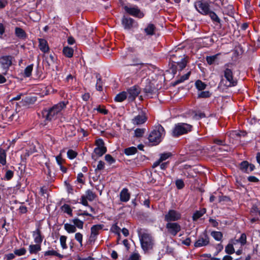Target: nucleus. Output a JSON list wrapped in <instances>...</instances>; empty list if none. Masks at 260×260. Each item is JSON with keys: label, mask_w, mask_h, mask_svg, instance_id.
Returning a JSON list of instances; mask_svg holds the SVG:
<instances>
[{"label": "nucleus", "mask_w": 260, "mask_h": 260, "mask_svg": "<svg viewBox=\"0 0 260 260\" xmlns=\"http://www.w3.org/2000/svg\"><path fill=\"white\" fill-rule=\"evenodd\" d=\"M67 104L64 102H60L47 110L43 112V115L46 120H52L57 118L62 114V111L66 108Z\"/></svg>", "instance_id": "1"}, {"label": "nucleus", "mask_w": 260, "mask_h": 260, "mask_svg": "<svg viewBox=\"0 0 260 260\" xmlns=\"http://www.w3.org/2000/svg\"><path fill=\"white\" fill-rule=\"evenodd\" d=\"M224 78H222L220 81V84L228 87L234 86L237 84V81L233 77L232 70L230 68V65L226 64L224 66Z\"/></svg>", "instance_id": "2"}, {"label": "nucleus", "mask_w": 260, "mask_h": 260, "mask_svg": "<svg viewBox=\"0 0 260 260\" xmlns=\"http://www.w3.org/2000/svg\"><path fill=\"white\" fill-rule=\"evenodd\" d=\"M165 135L164 127L161 125H158L150 133L148 139L153 145H157L161 142Z\"/></svg>", "instance_id": "3"}, {"label": "nucleus", "mask_w": 260, "mask_h": 260, "mask_svg": "<svg viewBox=\"0 0 260 260\" xmlns=\"http://www.w3.org/2000/svg\"><path fill=\"white\" fill-rule=\"evenodd\" d=\"M141 247L145 252L152 249L154 241L152 236L148 233H144L140 237Z\"/></svg>", "instance_id": "4"}, {"label": "nucleus", "mask_w": 260, "mask_h": 260, "mask_svg": "<svg viewBox=\"0 0 260 260\" xmlns=\"http://www.w3.org/2000/svg\"><path fill=\"white\" fill-rule=\"evenodd\" d=\"M191 129L192 125L190 124L186 123H178L173 128L172 135L174 137H178L188 133L191 131Z\"/></svg>", "instance_id": "5"}, {"label": "nucleus", "mask_w": 260, "mask_h": 260, "mask_svg": "<svg viewBox=\"0 0 260 260\" xmlns=\"http://www.w3.org/2000/svg\"><path fill=\"white\" fill-rule=\"evenodd\" d=\"M172 60L174 63L172 66L171 70L172 72L175 74L177 70L182 71L185 68L187 62V57L184 55L181 57L180 61H177L174 60V57L172 56Z\"/></svg>", "instance_id": "6"}, {"label": "nucleus", "mask_w": 260, "mask_h": 260, "mask_svg": "<svg viewBox=\"0 0 260 260\" xmlns=\"http://www.w3.org/2000/svg\"><path fill=\"white\" fill-rule=\"evenodd\" d=\"M181 218V214L179 211L170 209L165 214L164 220L167 222H172L180 220Z\"/></svg>", "instance_id": "7"}, {"label": "nucleus", "mask_w": 260, "mask_h": 260, "mask_svg": "<svg viewBox=\"0 0 260 260\" xmlns=\"http://www.w3.org/2000/svg\"><path fill=\"white\" fill-rule=\"evenodd\" d=\"M168 233L173 236L177 235L181 230V225L176 222H167L166 225Z\"/></svg>", "instance_id": "8"}, {"label": "nucleus", "mask_w": 260, "mask_h": 260, "mask_svg": "<svg viewBox=\"0 0 260 260\" xmlns=\"http://www.w3.org/2000/svg\"><path fill=\"white\" fill-rule=\"evenodd\" d=\"M96 147L94 149V153L99 156H102L107 151V148L104 146V142L101 139H99L95 141Z\"/></svg>", "instance_id": "9"}, {"label": "nucleus", "mask_w": 260, "mask_h": 260, "mask_svg": "<svg viewBox=\"0 0 260 260\" xmlns=\"http://www.w3.org/2000/svg\"><path fill=\"white\" fill-rule=\"evenodd\" d=\"M194 7L200 13L203 15L208 14L210 11L209 5L201 1L194 3Z\"/></svg>", "instance_id": "10"}, {"label": "nucleus", "mask_w": 260, "mask_h": 260, "mask_svg": "<svg viewBox=\"0 0 260 260\" xmlns=\"http://www.w3.org/2000/svg\"><path fill=\"white\" fill-rule=\"evenodd\" d=\"M209 237L206 232L201 235L194 244L195 247L206 246L209 243Z\"/></svg>", "instance_id": "11"}, {"label": "nucleus", "mask_w": 260, "mask_h": 260, "mask_svg": "<svg viewBox=\"0 0 260 260\" xmlns=\"http://www.w3.org/2000/svg\"><path fill=\"white\" fill-rule=\"evenodd\" d=\"M104 225L103 224H95L91 228V234L89 237L90 242H94L97 238V236L99 234L100 232L103 229Z\"/></svg>", "instance_id": "12"}, {"label": "nucleus", "mask_w": 260, "mask_h": 260, "mask_svg": "<svg viewBox=\"0 0 260 260\" xmlns=\"http://www.w3.org/2000/svg\"><path fill=\"white\" fill-rule=\"evenodd\" d=\"M124 8L127 13L134 16L141 18L144 16L143 13L137 7H129L128 6H125Z\"/></svg>", "instance_id": "13"}, {"label": "nucleus", "mask_w": 260, "mask_h": 260, "mask_svg": "<svg viewBox=\"0 0 260 260\" xmlns=\"http://www.w3.org/2000/svg\"><path fill=\"white\" fill-rule=\"evenodd\" d=\"M127 99L129 101H134L140 92L139 87L134 86L127 90Z\"/></svg>", "instance_id": "14"}, {"label": "nucleus", "mask_w": 260, "mask_h": 260, "mask_svg": "<svg viewBox=\"0 0 260 260\" xmlns=\"http://www.w3.org/2000/svg\"><path fill=\"white\" fill-rule=\"evenodd\" d=\"M246 133L245 132H238L237 131H232L230 133L229 137L230 139V141L235 144V141H240V138L241 136H245Z\"/></svg>", "instance_id": "15"}, {"label": "nucleus", "mask_w": 260, "mask_h": 260, "mask_svg": "<svg viewBox=\"0 0 260 260\" xmlns=\"http://www.w3.org/2000/svg\"><path fill=\"white\" fill-rule=\"evenodd\" d=\"M12 57L11 56H3L0 57V64L2 68L8 70L12 64Z\"/></svg>", "instance_id": "16"}, {"label": "nucleus", "mask_w": 260, "mask_h": 260, "mask_svg": "<svg viewBox=\"0 0 260 260\" xmlns=\"http://www.w3.org/2000/svg\"><path fill=\"white\" fill-rule=\"evenodd\" d=\"M32 235L35 243L40 244L42 243L44 239V236L42 234L40 226H38L36 230L32 232Z\"/></svg>", "instance_id": "17"}, {"label": "nucleus", "mask_w": 260, "mask_h": 260, "mask_svg": "<svg viewBox=\"0 0 260 260\" xmlns=\"http://www.w3.org/2000/svg\"><path fill=\"white\" fill-rule=\"evenodd\" d=\"M214 142L215 144L213 146L214 150L218 149L219 151H228L229 147L224 141L221 140L215 139Z\"/></svg>", "instance_id": "18"}, {"label": "nucleus", "mask_w": 260, "mask_h": 260, "mask_svg": "<svg viewBox=\"0 0 260 260\" xmlns=\"http://www.w3.org/2000/svg\"><path fill=\"white\" fill-rule=\"evenodd\" d=\"M255 167L251 164H249L247 161H243L240 164V169L244 173H249L254 170Z\"/></svg>", "instance_id": "19"}, {"label": "nucleus", "mask_w": 260, "mask_h": 260, "mask_svg": "<svg viewBox=\"0 0 260 260\" xmlns=\"http://www.w3.org/2000/svg\"><path fill=\"white\" fill-rule=\"evenodd\" d=\"M147 118L144 113H141L135 116L132 119V122L134 124L140 125L145 123L146 121Z\"/></svg>", "instance_id": "20"}, {"label": "nucleus", "mask_w": 260, "mask_h": 260, "mask_svg": "<svg viewBox=\"0 0 260 260\" xmlns=\"http://www.w3.org/2000/svg\"><path fill=\"white\" fill-rule=\"evenodd\" d=\"M134 20L129 17H124L122 19V24L126 29H130L133 27Z\"/></svg>", "instance_id": "21"}, {"label": "nucleus", "mask_w": 260, "mask_h": 260, "mask_svg": "<svg viewBox=\"0 0 260 260\" xmlns=\"http://www.w3.org/2000/svg\"><path fill=\"white\" fill-rule=\"evenodd\" d=\"M39 48L44 53H47L49 50V47L47 41L44 39H39Z\"/></svg>", "instance_id": "22"}, {"label": "nucleus", "mask_w": 260, "mask_h": 260, "mask_svg": "<svg viewBox=\"0 0 260 260\" xmlns=\"http://www.w3.org/2000/svg\"><path fill=\"white\" fill-rule=\"evenodd\" d=\"M130 199V194L127 188H123L120 193V199L121 202H127Z\"/></svg>", "instance_id": "23"}, {"label": "nucleus", "mask_w": 260, "mask_h": 260, "mask_svg": "<svg viewBox=\"0 0 260 260\" xmlns=\"http://www.w3.org/2000/svg\"><path fill=\"white\" fill-rule=\"evenodd\" d=\"M41 250L40 244H31L29 246L28 250L30 254H36Z\"/></svg>", "instance_id": "24"}, {"label": "nucleus", "mask_w": 260, "mask_h": 260, "mask_svg": "<svg viewBox=\"0 0 260 260\" xmlns=\"http://www.w3.org/2000/svg\"><path fill=\"white\" fill-rule=\"evenodd\" d=\"M155 26L152 23H149L144 29V32L147 35L152 36L154 34Z\"/></svg>", "instance_id": "25"}, {"label": "nucleus", "mask_w": 260, "mask_h": 260, "mask_svg": "<svg viewBox=\"0 0 260 260\" xmlns=\"http://www.w3.org/2000/svg\"><path fill=\"white\" fill-rule=\"evenodd\" d=\"M15 34L16 37L20 39H25L26 34L25 31L20 27H16L15 29Z\"/></svg>", "instance_id": "26"}, {"label": "nucleus", "mask_w": 260, "mask_h": 260, "mask_svg": "<svg viewBox=\"0 0 260 260\" xmlns=\"http://www.w3.org/2000/svg\"><path fill=\"white\" fill-rule=\"evenodd\" d=\"M126 98H127V92L125 91H122L118 94H117L114 100L117 102H122L124 100H125Z\"/></svg>", "instance_id": "27"}, {"label": "nucleus", "mask_w": 260, "mask_h": 260, "mask_svg": "<svg viewBox=\"0 0 260 260\" xmlns=\"http://www.w3.org/2000/svg\"><path fill=\"white\" fill-rule=\"evenodd\" d=\"M6 152L4 149L0 148V165L4 166L6 164Z\"/></svg>", "instance_id": "28"}, {"label": "nucleus", "mask_w": 260, "mask_h": 260, "mask_svg": "<svg viewBox=\"0 0 260 260\" xmlns=\"http://www.w3.org/2000/svg\"><path fill=\"white\" fill-rule=\"evenodd\" d=\"M64 229L68 233H74L76 231V226L74 224H72L71 223H64Z\"/></svg>", "instance_id": "29"}, {"label": "nucleus", "mask_w": 260, "mask_h": 260, "mask_svg": "<svg viewBox=\"0 0 260 260\" xmlns=\"http://www.w3.org/2000/svg\"><path fill=\"white\" fill-rule=\"evenodd\" d=\"M44 255L45 256H56L59 258H62L63 257L62 255L60 254L56 251L54 250L53 249L49 250L45 252H44Z\"/></svg>", "instance_id": "30"}, {"label": "nucleus", "mask_w": 260, "mask_h": 260, "mask_svg": "<svg viewBox=\"0 0 260 260\" xmlns=\"http://www.w3.org/2000/svg\"><path fill=\"white\" fill-rule=\"evenodd\" d=\"M63 53L67 57H72L73 55V49L69 47H64L63 49Z\"/></svg>", "instance_id": "31"}, {"label": "nucleus", "mask_w": 260, "mask_h": 260, "mask_svg": "<svg viewBox=\"0 0 260 260\" xmlns=\"http://www.w3.org/2000/svg\"><path fill=\"white\" fill-rule=\"evenodd\" d=\"M211 235L215 240L218 241H221L223 237L222 233L218 231L212 232Z\"/></svg>", "instance_id": "32"}, {"label": "nucleus", "mask_w": 260, "mask_h": 260, "mask_svg": "<svg viewBox=\"0 0 260 260\" xmlns=\"http://www.w3.org/2000/svg\"><path fill=\"white\" fill-rule=\"evenodd\" d=\"M84 196L88 201H92L95 199L96 194L93 191L88 189L86 191Z\"/></svg>", "instance_id": "33"}, {"label": "nucleus", "mask_w": 260, "mask_h": 260, "mask_svg": "<svg viewBox=\"0 0 260 260\" xmlns=\"http://www.w3.org/2000/svg\"><path fill=\"white\" fill-rule=\"evenodd\" d=\"M72 223L76 226L79 229H82L83 228L84 222L80 220L78 218H74L72 220Z\"/></svg>", "instance_id": "34"}, {"label": "nucleus", "mask_w": 260, "mask_h": 260, "mask_svg": "<svg viewBox=\"0 0 260 260\" xmlns=\"http://www.w3.org/2000/svg\"><path fill=\"white\" fill-rule=\"evenodd\" d=\"M137 152V149L135 147H130L124 149V153L126 155H134Z\"/></svg>", "instance_id": "35"}, {"label": "nucleus", "mask_w": 260, "mask_h": 260, "mask_svg": "<svg viewBox=\"0 0 260 260\" xmlns=\"http://www.w3.org/2000/svg\"><path fill=\"white\" fill-rule=\"evenodd\" d=\"M96 78L97 79L96 83V88L98 91H102L103 90V83L101 76L99 74H96Z\"/></svg>", "instance_id": "36"}, {"label": "nucleus", "mask_w": 260, "mask_h": 260, "mask_svg": "<svg viewBox=\"0 0 260 260\" xmlns=\"http://www.w3.org/2000/svg\"><path fill=\"white\" fill-rule=\"evenodd\" d=\"M206 213L205 209L201 211H196L193 215L192 219L193 220H197L199 218L202 217Z\"/></svg>", "instance_id": "37"}, {"label": "nucleus", "mask_w": 260, "mask_h": 260, "mask_svg": "<svg viewBox=\"0 0 260 260\" xmlns=\"http://www.w3.org/2000/svg\"><path fill=\"white\" fill-rule=\"evenodd\" d=\"M219 54H220L218 53L214 55L207 56L206 59L207 63L210 65L212 64L217 59V57Z\"/></svg>", "instance_id": "38"}, {"label": "nucleus", "mask_w": 260, "mask_h": 260, "mask_svg": "<svg viewBox=\"0 0 260 260\" xmlns=\"http://www.w3.org/2000/svg\"><path fill=\"white\" fill-rule=\"evenodd\" d=\"M67 237L66 236H61L59 238L60 244L61 248L63 249H66L68 248L67 245L66 244Z\"/></svg>", "instance_id": "39"}, {"label": "nucleus", "mask_w": 260, "mask_h": 260, "mask_svg": "<svg viewBox=\"0 0 260 260\" xmlns=\"http://www.w3.org/2000/svg\"><path fill=\"white\" fill-rule=\"evenodd\" d=\"M209 16L210 17L211 19L214 22L220 23V19L218 17V16L213 12L210 11L208 13Z\"/></svg>", "instance_id": "40"}, {"label": "nucleus", "mask_w": 260, "mask_h": 260, "mask_svg": "<svg viewBox=\"0 0 260 260\" xmlns=\"http://www.w3.org/2000/svg\"><path fill=\"white\" fill-rule=\"evenodd\" d=\"M33 64L28 66L24 70V74L26 77H29L31 75V72L33 69Z\"/></svg>", "instance_id": "41"}, {"label": "nucleus", "mask_w": 260, "mask_h": 260, "mask_svg": "<svg viewBox=\"0 0 260 260\" xmlns=\"http://www.w3.org/2000/svg\"><path fill=\"white\" fill-rule=\"evenodd\" d=\"M61 209L63 212L66 213L70 215H72V210L69 205H63L62 206H61Z\"/></svg>", "instance_id": "42"}, {"label": "nucleus", "mask_w": 260, "mask_h": 260, "mask_svg": "<svg viewBox=\"0 0 260 260\" xmlns=\"http://www.w3.org/2000/svg\"><path fill=\"white\" fill-rule=\"evenodd\" d=\"M196 86L199 90H202L206 88V85L201 80H197L196 82Z\"/></svg>", "instance_id": "43"}, {"label": "nucleus", "mask_w": 260, "mask_h": 260, "mask_svg": "<svg viewBox=\"0 0 260 260\" xmlns=\"http://www.w3.org/2000/svg\"><path fill=\"white\" fill-rule=\"evenodd\" d=\"M61 153L62 151H60V153L55 157L56 162L59 166H62L65 162V160L62 158Z\"/></svg>", "instance_id": "44"}, {"label": "nucleus", "mask_w": 260, "mask_h": 260, "mask_svg": "<svg viewBox=\"0 0 260 260\" xmlns=\"http://www.w3.org/2000/svg\"><path fill=\"white\" fill-rule=\"evenodd\" d=\"M78 153L72 149H70L67 152L68 157L70 159L75 158L77 156Z\"/></svg>", "instance_id": "45"}, {"label": "nucleus", "mask_w": 260, "mask_h": 260, "mask_svg": "<svg viewBox=\"0 0 260 260\" xmlns=\"http://www.w3.org/2000/svg\"><path fill=\"white\" fill-rule=\"evenodd\" d=\"M225 252L229 254L234 253L235 250L232 244H229L225 248Z\"/></svg>", "instance_id": "46"}, {"label": "nucleus", "mask_w": 260, "mask_h": 260, "mask_svg": "<svg viewBox=\"0 0 260 260\" xmlns=\"http://www.w3.org/2000/svg\"><path fill=\"white\" fill-rule=\"evenodd\" d=\"M190 72H189L187 73H186V74L181 76L179 79H178V80H177L176 81V84L180 83L181 82H183L185 80L188 79L190 76Z\"/></svg>", "instance_id": "47"}, {"label": "nucleus", "mask_w": 260, "mask_h": 260, "mask_svg": "<svg viewBox=\"0 0 260 260\" xmlns=\"http://www.w3.org/2000/svg\"><path fill=\"white\" fill-rule=\"evenodd\" d=\"M75 239L82 246L83 235L80 233H77L75 235Z\"/></svg>", "instance_id": "48"}, {"label": "nucleus", "mask_w": 260, "mask_h": 260, "mask_svg": "<svg viewBox=\"0 0 260 260\" xmlns=\"http://www.w3.org/2000/svg\"><path fill=\"white\" fill-rule=\"evenodd\" d=\"M26 252V249L24 248H21L19 249H16L14 250V254L18 256L23 255Z\"/></svg>", "instance_id": "49"}, {"label": "nucleus", "mask_w": 260, "mask_h": 260, "mask_svg": "<svg viewBox=\"0 0 260 260\" xmlns=\"http://www.w3.org/2000/svg\"><path fill=\"white\" fill-rule=\"evenodd\" d=\"M14 176V172L11 170H7L5 175V179L7 180H10Z\"/></svg>", "instance_id": "50"}, {"label": "nucleus", "mask_w": 260, "mask_h": 260, "mask_svg": "<svg viewBox=\"0 0 260 260\" xmlns=\"http://www.w3.org/2000/svg\"><path fill=\"white\" fill-rule=\"evenodd\" d=\"M211 94L208 91H204L200 92L198 94V98H206L210 96Z\"/></svg>", "instance_id": "51"}, {"label": "nucleus", "mask_w": 260, "mask_h": 260, "mask_svg": "<svg viewBox=\"0 0 260 260\" xmlns=\"http://www.w3.org/2000/svg\"><path fill=\"white\" fill-rule=\"evenodd\" d=\"M144 133V129L141 128H137L135 131V135L137 137H141Z\"/></svg>", "instance_id": "52"}, {"label": "nucleus", "mask_w": 260, "mask_h": 260, "mask_svg": "<svg viewBox=\"0 0 260 260\" xmlns=\"http://www.w3.org/2000/svg\"><path fill=\"white\" fill-rule=\"evenodd\" d=\"M105 160L109 163V164H112L115 162V159L110 154H107L105 156Z\"/></svg>", "instance_id": "53"}, {"label": "nucleus", "mask_w": 260, "mask_h": 260, "mask_svg": "<svg viewBox=\"0 0 260 260\" xmlns=\"http://www.w3.org/2000/svg\"><path fill=\"white\" fill-rule=\"evenodd\" d=\"M238 241L242 245H244L246 243V236L245 234H241L240 238L238 239Z\"/></svg>", "instance_id": "54"}, {"label": "nucleus", "mask_w": 260, "mask_h": 260, "mask_svg": "<svg viewBox=\"0 0 260 260\" xmlns=\"http://www.w3.org/2000/svg\"><path fill=\"white\" fill-rule=\"evenodd\" d=\"M94 110H97L99 112L102 113L103 114H108V110H106L104 107H102L101 106H99L98 108L96 109H94Z\"/></svg>", "instance_id": "55"}, {"label": "nucleus", "mask_w": 260, "mask_h": 260, "mask_svg": "<svg viewBox=\"0 0 260 260\" xmlns=\"http://www.w3.org/2000/svg\"><path fill=\"white\" fill-rule=\"evenodd\" d=\"M176 185L178 189H182L184 186L183 181L181 179H178L176 181Z\"/></svg>", "instance_id": "56"}, {"label": "nucleus", "mask_w": 260, "mask_h": 260, "mask_svg": "<svg viewBox=\"0 0 260 260\" xmlns=\"http://www.w3.org/2000/svg\"><path fill=\"white\" fill-rule=\"evenodd\" d=\"M111 230L113 233H115L117 234L118 235L120 234V229L116 224L112 225Z\"/></svg>", "instance_id": "57"}, {"label": "nucleus", "mask_w": 260, "mask_h": 260, "mask_svg": "<svg viewBox=\"0 0 260 260\" xmlns=\"http://www.w3.org/2000/svg\"><path fill=\"white\" fill-rule=\"evenodd\" d=\"M171 156L170 153H165L160 155L159 158L160 160L162 162L163 161L168 159Z\"/></svg>", "instance_id": "58"}, {"label": "nucleus", "mask_w": 260, "mask_h": 260, "mask_svg": "<svg viewBox=\"0 0 260 260\" xmlns=\"http://www.w3.org/2000/svg\"><path fill=\"white\" fill-rule=\"evenodd\" d=\"M251 212L254 214V215L256 216L258 215L260 216V210H259L255 206L252 207L251 209Z\"/></svg>", "instance_id": "59"}, {"label": "nucleus", "mask_w": 260, "mask_h": 260, "mask_svg": "<svg viewBox=\"0 0 260 260\" xmlns=\"http://www.w3.org/2000/svg\"><path fill=\"white\" fill-rule=\"evenodd\" d=\"M105 167V163L102 160H100L98 162V164L97 166V168L96 170H102L104 169Z\"/></svg>", "instance_id": "60"}, {"label": "nucleus", "mask_w": 260, "mask_h": 260, "mask_svg": "<svg viewBox=\"0 0 260 260\" xmlns=\"http://www.w3.org/2000/svg\"><path fill=\"white\" fill-rule=\"evenodd\" d=\"M87 200L84 196H82L81 198V203L84 206H88Z\"/></svg>", "instance_id": "61"}, {"label": "nucleus", "mask_w": 260, "mask_h": 260, "mask_svg": "<svg viewBox=\"0 0 260 260\" xmlns=\"http://www.w3.org/2000/svg\"><path fill=\"white\" fill-rule=\"evenodd\" d=\"M5 31V27L4 25L0 23V38H3V35H4Z\"/></svg>", "instance_id": "62"}, {"label": "nucleus", "mask_w": 260, "mask_h": 260, "mask_svg": "<svg viewBox=\"0 0 260 260\" xmlns=\"http://www.w3.org/2000/svg\"><path fill=\"white\" fill-rule=\"evenodd\" d=\"M191 243V239L190 238H187L185 240H183L182 241V244L186 245V246H189L190 245Z\"/></svg>", "instance_id": "63"}, {"label": "nucleus", "mask_w": 260, "mask_h": 260, "mask_svg": "<svg viewBox=\"0 0 260 260\" xmlns=\"http://www.w3.org/2000/svg\"><path fill=\"white\" fill-rule=\"evenodd\" d=\"M139 258V255L138 253L133 254L130 257L131 260H138Z\"/></svg>", "instance_id": "64"}]
</instances>
